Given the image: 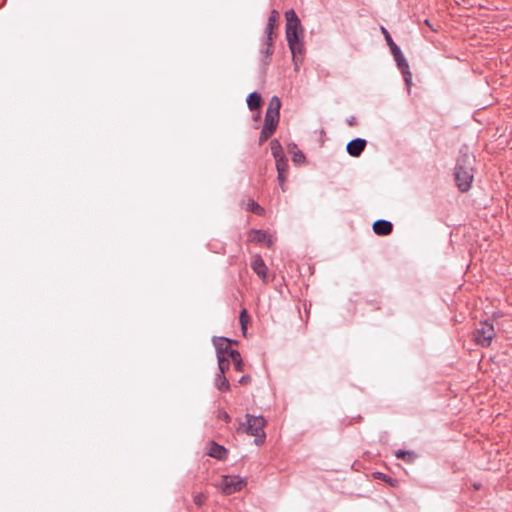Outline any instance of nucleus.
<instances>
[{
	"instance_id": "1",
	"label": "nucleus",
	"mask_w": 512,
	"mask_h": 512,
	"mask_svg": "<svg viewBox=\"0 0 512 512\" xmlns=\"http://www.w3.org/2000/svg\"><path fill=\"white\" fill-rule=\"evenodd\" d=\"M245 418L246 422L241 424L238 430H241L247 435L255 437L254 443L257 446H261L264 444L266 439V434L264 431L266 420L262 416H254L251 414H246Z\"/></svg>"
},
{
	"instance_id": "2",
	"label": "nucleus",
	"mask_w": 512,
	"mask_h": 512,
	"mask_svg": "<svg viewBox=\"0 0 512 512\" xmlns=\"http://www.w3.org/2000/svg\"><path fill=\"white\" fill-rule=\"evenodd\" d=\"M473 168L471 166L470 157L463 155L458 159L455 167V180L458 188L462 192H466L470 189L473 181Z\"/></svg>"
},
{
	"instance_id": "3",
	"label": "nucleus",
	"mask_w": 512,
	"mask_h": 512,
	"mask_svg": "<svg viewBox=\"0 0 512 512\" xmlns=\"http://www.w3.org/2000/svg\"><path fill=\"white\" fill-rule=\"evenodd\" d=\"M496 332L494 326L489 321L480 322L473 332L474 342L481 347L490 346Z\"/></svg>"
},
{
	"instance_id": "4",
	"label": "nucleus",
	"mask_w": 512,
	"mask_h": 512,
	"mask_svg": "<svg viewBox=\"0 0 512 512\" xmlns=\"http://www.w3.org/2000/svg\"><path fill=\"white\" fill-rule=\"evenodd\" d=\"M299 33L291 32L287 33L286 39L288 42V46L291 50L293 56V62L295 65V69L297 70L299 65L302 63L303 54H304V43L299 36Z\"/></svg>"
},
{
	"instance_id": "5",
	"label": "nucleus",
	"mask_w": 512,
	"mask_h": 512,
	"mask_svg": "<svg viewBox=\"0 0 512 512\" xmlns=\"http://www.w3.org/2000/svg\"><path fill=\"white\" fill-rule=\"evenodd\" d=\"M245 486L246 481L240 476L228 475L223 476L219 484L221 491L226 495L241 491Z\"/></svg>"
},
{
	"instance_id": "6",
	"label": "nucleus",
	"mask_w": 512,
	"mask_h": 512,
	"mask_svg": "<svg viewBox=\"0 0 512 512\" xmlns=\"http://www.w3.org/2000/svg\"><path fill=\"white\" fill-rule=\"evenodd\" d=\"M251 268L263 283H267L268 267L260 255L257 254L252 257Z\"/></svg>"
},
{
	"instance_id": "7",
	"label": "nucleus",
	"mask_w": 512,
	"mask_h": 512,
	"mask_svg": "<svg viewBox=\"0 0 512 512\" xmlns=\"http://www.w3.org/2000/svg\"><path fill=\"white\" fill-rule=\"evenodd\" d=\"M248 240L258 244H265L267 247L273 244L272 236L268 232L259 229L249 231Z\"/></svg>"
},
{
	"instance_id": "8",
	"label": "nucleus",
	"mask_w": 512,
	"mask_h": 512,
	"mask_svg": "<svg viewBox=\"0 0 512 512\" xmlns=\"http://www.w3.org/2000/svg\"><path fill=\"white\" fill-rule=\"evenodd\" d=\"M285 18H286V34L291 32H301L302 27L300 20L296 14V12L293 9L287 10L285 12Z\"/></svg>"
},
{
	"instance_id": "9",
	"label": "nucleus",
	"mask_w": 512,
	"mask_h": 512,
	"mask_svg": "<svg viewBox=\"0 0 512 512\" xmlns=\"http://www.w3.org/2000/svg\"><path fill=\"white\" fill-rule=\"evenodd\" d=\"M366 144L367 143L365 139H353L347 144V152L353 157H359L364 151Z\"/></svg>"
},
{
	"instance_id": "10",
	"label": "nucleus",
	"mask_w": 512,
	"mask_h": 512,
	"mask_svg": "<svg viewBox=\"0 0 512 512\" xmlns=\"http://www.w3.org/2000/svg\"><path fill=\"white\" fill-rule=\"evenodd\" d=\"M207 454L210 457H213V458H215L217 460H224L227 457L228 450L224 446L219 445L216 442L212 441L209 444V448H208Z\"/></svg>"
},
{
	"instance_id": "11",
	"label": "nucleus",
	"mask_w": 512,
	"mask_h": 512,
	"mask_svg": "<svg viewBox=\"0 0 512 512\" xmlns=\"http://www.w3.org/2000/svg\"><path fill=\"white\" fill-rule=\"evenodd\" d=\"M392 54L395 58V61L397 62L398 67L402 70V73L404 74L405 82L407 84H410L411 73L409 72L408 63H407L405 57L403 56L401 50L399 49V53H392Z\"/></svg>"
},
{
	"instance_id": "12",
	"label": "nucleus",
	"mask_w": 512,
	"mask_h": 512,
	"mask_svg": "<svg viewBox=\"0 0 512 512\" xmlns=\"http://www.w3.org/2000/svg\"><path fill=\"white\" fill-rule=\"evenodd\" d=\"M393 230V225L390 221L387 220H377L373 224V231L375 234L380 236L389 235Z\"/></svg>"
},
{
	"instance_id": "13",
	"label": "nucleus",
	"mask_w": 512,
	"mask_h": 512,
	"mask_svg": "<svg viewBox=\"0 0 512 512\" xmlns=\"http://www.w3.org/2000/svg\"><path fill=\"white\" fill-rule=\"evenodd\" d=\"M214 345L217 351V357L229 356V352L233 350L231 348V341L227 338H218L214 340Z\"/></svg>"
},
{
	"instance_id": "14",
	"label": "nucleus",
	"mask_w": 512,
	"mask_h": 512,
	"mask_svg": "<svg viewBox=\"0 0 512 512\" xmlns=\"http://www.w3.org/2000/svg\"><path fill=\"white\" fill-rule=\"evenodd\" d=\"M278 19L279 12L277 10H272L268 17L265 34L274 35V29L277 27Z\"/></svg>"
},
{
	"instance_id": "15",
	"label": "nucleus",
	"mask_w": 512,
	"mask_h": 512,
	"mask_svg": "<svg viewBox=\"0 0 512 512\" xmlns=\"http://www.w3.org/2000/svg\"><path fill=\"white\" fill-rule=\"evenodd\" d=\"M242 206L250 212L255 213L256 215L262 216L265 213L264 208H262L257 202H255L253 199H248V201L245 203L242 202Z\"/></svg>"
},
{
	"instance_id": "16",
	"label": "nucleus",
	"mask_w": 512,
	"mask_h": 512,
	"mask_svg": "<svg viewBox=\"0 0 512 512\" xmlns=\"http://www.w3.org/2000/svg\"><path fill=\"white\" fill-rule=\"evenodd\" d=\"M279 116L280 114H277V113H272V112H267L266 111V114H265V119H264V127H269L273 130H276L277 128V125H278V122H279Z\"/></svg>"
},
{
	"instance_id": "17",
	"label": "nucleus",
	"mask_w": 512,
	"mask_h": 512,
	"mask_svg": "<svg viewBox=\"0 0 512 512\" xmlns=\"http://www.w3.org/2000/svg\"><path fill=\"white\" fill-rule=\"evenodd\" d=\"M247 105H248L249 109L252 111L258 109L261 105L260 94L257 92L250 93L247 98Z\"/></svg>"
},
{
	"instance_id": "18",
	"label": "nucleus",
	"mask_w": 512,
	"mask_h": 512,
	"mask_svg": "<svg viewBox=\"0 0 512 512\" xmlns=\"http://www.w3.org/2000/svg\"><path fill=\"white\" fill-rule=\"evenodd\" d=\"M229 357H230L231 361L233 362L236 371H238V372L243 371L244 364H243L240 353L237 350H231L229 352Z\"/></svg>"
},
{
	"instance_id": "19",
	"label": "nucleus",
	"mask_w": 512,
	"mask_h": 512,
	"mask_svg": "<svg viewBox=\"0 0 512 512\" xmlns=\"http://www.w3.org/2000/svg\"><path fill=\"white\" fill-rule=\"evenodd\" d=\"M270 148L275 159L284 157V152L280 142L277 139H273L270 142Z\"/></svg>"
},
{
	"instance_id": "20",
	"label": "nucleus",
	"mask_w": 512,
	"mask_h": 512,
	"mask_svg": "<svg viewBox=\"0 0 512 512\" xmlns=\"http://www.w3.org/2000/svg\"><path fill=\"white\" fill-rule=\"evenodd\" d=\"M216 387L221 391H228L230 389V384L227 378L225 377V374L219 373L217 375L216 381H215Z\"/></svg>"
},
{
	"instance_id": "21",
	"label": "nucleus",
	"mask_w": 512,
	"mask_h": 512,
	"mask_svg": "<svg viewBox=\"0 0 512 512\" xmlns=\"http://www.w3.org/2000/svg\"><path fill=\"white\" fill-rule=\"evenodd\" d=\"M280 108H281L280 99L277 96H273L269 101L267 112L280 114Z\"/></svg>"
},
{
	"instance_id": "22",
	"label": "nucleus",
	"mask_w": 512,
	"mask_h": 512,
	"mask_svg": "<svg viewBox=\"0 0 512 512\" xmlns=\"http://www.w3.org/2000/svg\"><path fill=\"white\" fill-rule=\"evenodd\" d=\"M395 456L398 458V459H403L404 461L406 462H412L414 459H415V454L414 452H411V451H405V450H397L395 452Z\"/></svg>"
},
{
	"instance_id": "23",
	"label": "nucleus",
	"mask_w": 512,
	"mask_h": 512,
	"mask_svg": "<svg viewBox=\"0 0 512 512\" xmlns=\"http://www.w3.org/2000/svg\"><path fill=\"white\" fill-rule=\"evenodd\" d=\"M239 320H240L241 330L243 333H245L247 330V326L250 322V316L246 309H243L240 312Z\"/></svg>"
},
{
	"instance_id": "24",
	"label": "nucleus",
	"mask_w": 512,
	"mask_h": 512,
	"mask_svg": "<svg viewBox=\"0 0 512 512\" xmlns=\"http://www.w3.org/2000/svg\"><path fill=\"white\" fill-rule=\"evenodd\" d=\"M382 32L384 34V37H385V40L387 42V44L389 45L390 49H391V52L392 53H399V47L394 43L391 35L389 34V32L384 28L382 27Z\"/></svg>"
},
{
	"instance_id": "25",
	"label": "nucleus",
	"mask_w": 512,
	"mask_h": 512,
	"mask_svg": "<svg viewBox=\"0 0 512 512\" xmlns=\"http://www.w3.org/2000/svg\"><path fill=\"white\" fill-rule=\"evenodd\" d=\"M218 365H219V373L225 374V372L229 369V361L231 360L229 356H219Z\"/></svg>"
},
{
	"instance_id": "26",
	"label": "nucleus",
	"mask_w": 512,
	"mask_h": 512,
	"mask_svg": "<svg viewBox=\"0 0 512 512\" xmlns=\"http://www.w3.org/2000/svg\"><path fill=\"white\" fill-rule=\"evenodd\" d=\"M275 162H276V169H277L278 173H287L288 161L285 156L275 159Z\"/></svg>"
},
{
	"instance_id": "27",
	"label": "nucleus",
	"mask_w": 512,
	"mask_h": 512,
	"mask_svg": "<svg viewBox=\"0 0 512 512\" xmlns=\"http://www.w3.org/2000/svg\"><path fill=\"white\" fill-rule=\"evenodd\" d=\"M275 132V130L269 128V127H262V130H261V133H260V137H259V142L260 144L264 143L265 141H267L271 135Z\"/></svg>"
},
{
	"instance_id": "28",
	"label": "nucleus",
	"mask_w": 512,
	"mask_h": 512,
	"mask_svg": "<svg viewBox=\"0 0 512 512\" xmlns=\"http://www.w3.org/2000/svg\"><path fill=\"white\" fill-rule=\"evenodd\" d=\"M286 180H287V173H278L279 186L283 192H285L287 190Z\"/></svg>"
},
{
	"instance_id": "29",
	"label": "nucleus",
	"mask_w": 512,
	"mask_h": 512,
	"mask_svg": "<svg viewBox=\"0 0 512 512\" xmlns=\"http://www.w3.org/2000/svg\"><path fill=\"white\" fill-rule=\"evenodd\" d=\"M206 499L207 497L204 493H198L194 496L193 501L197 506L200 507L205 503Z\"/></svg>"
},
{
	"instance_id": "30",
	"label": "nucleus",
	"mask_w": 512,
	"mask_h": 512,
	"mask_svg": "<svg viewBox=\"0 0 512 512\" xmlns=\"http://www.w3.org/2000/svg\"><path fill=\"white\" fill-rule=\"evenodd\" d=\"M292 160L294 163L300 164L305 161V155L301 151H296L293 153Z\"/></svg>"
},
{
	"instance_id": "31",
	"label": "nucleus",
	"mask_w": 512,
	"mask_h": 512,
	"mask_svg": "<svg viewBox=\"0 0 512 512\" xmlns=\"http://www.w3.org/2000/svg\"><path fill=\"white\" fill-rule=\"evenodd\" d=\"M217 418L225 423H229L231 421L230 415L224 410L217 411Z\"/></svg>"
},
{
	"instance_id": "32",
	"label": "nucleus",
	"mask_w": 512,
	"mask_h": 512,
	"mask_svg": "<svg viewBox=\"0 0 512 512\" xmlns=\"http://www.w3.org/2000/svg\"><path fill=\"white\" fill-rule=\"evenodd\" d=\"M260 53H261V55H266V57H271L272 54H273V48L265 46L263 44V46H262V48L260 50Z\"/></svg>"
},
{
	"instance_id": "33",
	"label": "nucleus",
	"mask_w": 512,
	"mask_h": 512,
	"mask_svg": "<svg viewBox=\"0 0 512 512\" xmlns=\"http://www.w3.org/2000/svg\"><path fill=\"white\" fill-rule=\"evenodd\" d=\"M271 61V57H266V55H261V64H262V71L265 72L269 63Z\"/></svg>"
},
{
	"instance_id": "34",
	"label": "nucleus",
	"mask_w": 512,
	"mask_h": 512,
	"mask_svg": "<svg viewBox=\"0 0 512 512\" xmlns=\"http://www.w3.org/2000/svg\"><path fill=\"white\" fill-rule=\"evenodd\" d=\"M265 35H266V37H265V40H264L263 44L265 46L273 48L274 36L275 35H269V34H265Z\"/></svg>"
},
{
	"instance_id": "35",
	"label": "nucleus",
	"mask_w": 512,
	"mask_h": 512,
	"mask_svg": "<svg viewBox=\"0 0 512 512\" xmlns=\"http://www.w3.org/2000/svg\"><path fill=\"white\" fill-rule=\"evenodd\" d=\"M378 475H379L378 478L384 480L385 482L389 483L390 485H394L393 480L389 476L382 474V473H378Z\"/></svg>"
},
{
	"instance_id": "36",
	"label": "nucleus",
	"mask_w": 512,
	"mask_h": 512,
	"mask_svg": "<svg viewBox=\"0 0 512 512\" xmlns=\"http://www.w3.org/2000/svg\"><path fill=\"white\" fill-rule=\"evenodd\" d=\"M249 381H250V377L245 375L240 378L239 383L242 385H246L249 383Z\"/></svg>"
}]
</instances>
